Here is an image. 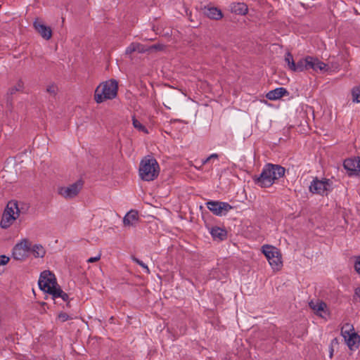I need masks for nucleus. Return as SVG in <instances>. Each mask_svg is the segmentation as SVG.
<instances>
[{
	"label": "nucleus",
	"mask_w": 360,
	"mask_h": 360,
	"mask_svg": "<svg viewBox=\"0 0 360 360\" xmlns=\"http://www.w3.org/2000/svg\"><path fill=\"white\" fill-rule=\"evenodd\" d=\"M344 168L349 172V176L356 175L360 176V159L348 158L344 161Z\"/></svg>",
	"instance_id": "nucleus-10"
},
{
	"label": "nucleus",
	"mask_w": 360,
	"mask_h": 360,
	"mask_svg": "<svg viewBox=\"0 0 360 360\" xmlns=\"http://www.w3.org/2000/svg\"><path fill=\"white\" fill-rule=\"evenodd\" d=\"M309 306L316 315L322 318L326 317L328 314L327 305L321 300H311Z\"/></svg>",
	"instance_id": "nucleus-11"
},
{
	"label": "nucleus",
	"mask_w": 360,
	"mask_h": 360,
	"mask_svg": "<svg viewBox=\"0 0 360 360\" xmlns=\"http://www.w3.org/2000/svg\"><path fill=\"white\" fill-rule=\"evenodd\" d=\"M83 186L82 181H77L68 186H60L58 188V193L65 199H71L76 197Z\"/></svg>",
	"instance_id": "nucleus-8"
},
{
	"label": "nucleus",
	"mask_w": 360,
	"mask_h": 360,
	"mask_svg": "<svg viewBox=\"0 0 360 360\" xmlns=\"http://www.w3.org/2000/svg\"><path fill=\"white\" fill-rule=\"evenodd\" d=\"M31 248V243L23 239L13 248V257L16 260H24L28 257Z\"/></svg>",
	"instance_id": "nucleus-7"
},
{
	"label": "nucleus",
	"mask_w": 360,
	"mask_h": 360,
	"mask_svg": "<svg viewBox=\"0 0 360 360\" xmlns=\"http://www.w3.org/2000/svg\"><path fill=\"white\" fill-rule=\"evenodd\" d=\"M30 252H31L35 258H42L46 254V250L41 245L34 244L33 245H31Z\"/></svg>",
	"instance_id": "nucleus-20"
},
{
	"label": "nucleus",
	"mask_w": 360,
	"mask_h": 360,
	"mask_svg": "<svg viewBox=\"0 0 360 360\" xmlns=\"http://www.w3.org/2000/svg\"><path fill=\"white\" fill-rule=\"evenodd\" d=\"M345 342L351 350L358 348L360 342V337L356 333H352L351 334L343 337Z\"/></svg>",
	"instance_id": "nucleus-14"
},
{
	"label": "nucleus",
	"mask_w": 360,
	"mask_h": 360,
	"mask_svg": "<svg viewBox=\"0 0 360 360\" xmlns=\"http://www.w3.org/2000/svg\"><path fill=\"white\" fill-rule=\"evenodd\" d=\"M285 169L279 165L266 164L259 176L253 177L254 182L262 188H269L285 175Z\"/></svg>",
	"instance_id": "nucleus-1"
},
{
	"label": "nucleus",
	"mask_w": 360,
	"mask_h": 360,
	"mask_svg": "<svg viewBox=\"0 0 360 360\" xmlns=\"http://www.w3.org/2000/svg\"><path fill=\"white\" fill-rule=\"evenodd\" d=\"M132 260L137 264L141 266L145 270V272L146 274H150V269H148V266L146 264H144L142 261L134 257H132Z\"/></svg>",
	"instance_id": "nucleus-31"
},
{
	"label": "nucleus",
	"mask_w": 360,
	"mask_h": 360,
	"mask_svg": "<svg viewBox=\"0 0 360 360\" xmlns=\"http://www.w3.org/2000/svg\"><path fill=\"white\" fill-rule=\"evenodd\" d=\"M4 212H8V213L13 217H15L16 219L20 213L18 202L15 200L8 202Z\"/></svg>",
	"instance_id": "nucleus-19"
},
{
	"label": "nucleus",
	"mask_w": 360,
	"mask_h": 360,
	"mask_svg": "<svg viewBox=\"0 0 360 360\" xmlns=\"http://www.w3.org/2000/svg\"><path fill=\"white\" fill-rule=\"evenodd\" d=\"M352 98L354 101L360 102V87H355L352 91Z\"/></svg>",
	"instance_id": "nucleus-30"
},
{
	"label": "nucleus",
	"mask_w": 360,
	"mask_h": 360,
	"mask_svg": "<svg viewBox=\"0 0 360 360\" xmlns=\"http://www.w3.org/2000/svg\"><path fill=\"white\" fill-rule=\"evenodd\" d=\"M210 158L211 159H217L218 155L217 153H212L210 155Z\"/></svg>",
	"instance_id": "nucleus-40"
},
{
	"label": "nucleus",
	"mask_w": 360,
	"mask_h": 360,
	"mask_svg": "<svg viewBox=\"0 0 360 360\" xmlns=\"http://www.w3.org/2000/svg\"><path fill=\"white\" fill-rule=\"evenodd\" d=\"M135 42L130 44L125 50L126 55H131L134 52H136Z\"/></svg>",
	"instance_id": "nucleus-34"
},
{
	"label": "nucleus",
	"mask_w": 360,
	"mask_h": 360,
	"mask_svg": "<svg viewBox=\"0 0 360 360\" xmlns=\"http://www.w3.org/2000/svg\"><path fill=\"white\" fill-rule=\"evenodd\" d=\"M231 11L237 15H245L248 11V8L245 3L234 2L231 4Z\"/></svg>",
	"instance_id": "nucleus-18"
},
{
	"label": "nucleus",
	"mask_w": 360,
	"mask_h": 360,
	"mask_svg": "<svg viewBox=\"0 0 360 360\" xmlns=\"http://www.w3.org/2000/svg\"><path fill=\"white\" fill-rule=\"evenodd\" d=\"M355 271L360 275V259H357L354 264Z\"/></svg>",
	"instance_id": "nucleus-38"
},
{
	"label": "nucleus",
	"mask_w": 360,
	"mask_h": 360,
	"mask_svg": "<svg viewBox=\"0 0 360 360\" xmlns=\"http://www.w3.org/2000/svg\"><path fill=\"white\" fill-rule=\"evenodd\" d=\"M212 159L210 158V156H209L208 158H207L206 159L202 160V164L203 165L207 164Z\"/></svg>",
	"instance_id": "nucleus-41"
},
{
	"label": "nucleus",
	"mask_w": 360,
	"mask_h": 360,
	"mask_svg": "<svg viewBox=\"0 0 360 360\" xmlns=\"http://www.w3.org/2000/svg\"><path fill=\"white\" fill-rule=\"evenodd\" d=\"M309 191L316 195L327 196L333 191V182L328 179L314 178L309 185Z\"/></svg>",
	"instance_id": "nucleus-4"
},
{
	"label": "nucleus",
	"mask_w": 360,
	"mask_h": 360,
	"mask_svg": "<svg viewBox=\"0 0 360 360\" xmlns=\"http://www.w3.org/2000/svg\"><path fill=\"white\" fill-rule=\"evenodd\" d=\"M118 82L115 79L101 82L95 89L94 100L101 103L108 100H112L117 96Z\"/></svg>",
	"instance_id": "nucleus-2"
},
{
	"label": "nucleus",
	"mask_w": 360,
	"mask_h": 360,
	"mask_svg": "<svg viewBox=\"0 0 360 360\" xmlns=\"http://www.w3.org/2000/svg\"><path fill=\"white\" fill-rule=\"evenodd\" d=\"M159 172V165L154 158L147 156L141 161L139 172L142 180L153 181L158 177Z\"/></svg>",
	"instance_id": "nucleus-3"
},
{
	"label": "nucleus",
	"mask_w": 360,
	"mask_h": 360,
	"mask_svg": "<svg viewBox=\"0 0 360 360\" xmlns=\"http://www.w3.org/2000/svg\"><path fill=\"white\" fill-rule=\"evenodd\" d=\"M210 233L214 240H224L226 238L227 232L224 229L214 226L210 229Z\"/></svg>",
	"instance_id": "nucleus-17"
},
{
	"label": "nucleus",
	"mask_w": 360,
	"mask_h": 360,
	"mask_svg": "<svg viewBox=\"0 0 360 360\" xmlns=\"http://www.w3.org/2000/svg\"><path fill=\"white\" fill-rule=\"evenodd\" d=\"M288 94L289 93L285 88L278 87L269 91L266 94V97L269 100H277L282 98L283 96H288Z\"/></svg>",
	"instance_id": "nucleus-16"
},
{
	"label": "nucleus",
	"mask_w": 360,
	"mask_h": 360,
	"mask_svg": "<svg viewBox=\"0 0 360 360\" xmlns=\"http://www.w3.org/2000/svg\"><path fill=\"white\" fill-rule=\"evenodd\" d=\"M139 213L136 210H131L123 218V224L125 226H134L139 221Z\"/></svg>",
	"instance_id": "nucleus-13"
},
{
	"label": "nucleus",
	"mask_w": 360,
	"mask_h": 360,
	"mask_svg": "<svg viewBox=\"0 0 360 360\" xmlns=\"http://www.w3.org/2000/svg\"><path fill=\"white\" fill-rule=\"evenodd\" d=\"M101 254L99 253L96 257H92L89 258L87 259V262L88 263H93V262H98L101 259Z\"/></svg>",
	"instance_id": "nucleus-36"
},
{
	"label": "nucleus",
	"mask_w": 360,
	"mask_h": 360,
	"mask_svg": "<svg viewBox=\"0 0 360 360\" xmlns=\"http://www.w3.org/2000/svg\"><path fill=\"white\" fill-rule=\"evenodd\" d=\"M309 69H313L315 71L318 70L323 71L327 70V65L323 62L319 60L317 58L312 57L310 61Z\"/></svg>",
	"instance_id": "nucleus-22"
},
{
	"label": "nucleus",
	"mask_w": 360,
	"mask_h": 360,
	"mask_svg": "<svg viewBox=\"0 0 360 360\" xmlns=\"http://www.w3.org/2000/svg\"><path fill=\"white\" fill-rule=\"evenodd\" d=\"M132 121L133 125L136 129H137L139 131H143L145 134H148V130L146 127L142 124L140 121L135 117V116L133 117Z\"/></svg>",
	"instance_id": "nucleus-28"
},
{
	"label": "nucleus",
	"mask_w": 360,
	"mask_h": 360,
	"mask_svg": "<svg viewBox=\"0 0 360 360\" xmlns=\"http://www.w3.org/2000/svg\"><path fill=\"white\" fill-rule=\"evenodd\" d=\"M50 295H51L53 298L60 297L63 301L65 302L68 301L69 300L68 295L63 292L58 286L56 288Z\"/></svg>",
	"instance_id": "nucleus-25"
},
{
	"label": "nucleus",
	"mask_w": 360,
	"mask_h": 360,
	"mask_svg": "<svg viewBox=\"0 0 360 360\" xmlns=\"http://www.w3.org/2000/svg\"><path fill=\"white\" fill-rule=\"evenodd\" d=\"M33 26L35 30L40 34V36L46 39L49 40L52 37V30L50 27L45 25L39 19H36L33 23Z\"/></svg>",
	"instance_id": "nucleus-12"
},
{
	"label": "nucleus",
	"mask_w": 360,
	"mask_h": 360,
	"mask_svg": "<svg viewBox=\"0 0 360 360\" xmlns=\"http://www.w3.org/2000/svg\"><path fill=\"white\" fill-rule=\"evenodd\" d=\"M205 15L210 19L220 20L223 17L222 12L216 7L208 8L205 11Z\"/></svg>",
	"instance_id": "nucleus-21"
},
{
	"label": "nucleus",
	"mask_w": 360,
	"mask_h": 360,
	"mask_svg": "<svg viewBox=\"0 0 360 360\" xmlns=\"http://www.w3.org/2000/svg\"><path fill=\"white\" fill-rule=\"evenodd\" d=\"M333 347H331L330 348L329 357H330V359H332V358H333Z\"/></svg>",
	"instance_id": "nucleus-42"
},
{
	"label": "nucleus",
	"mask_w": 360,
	"mask_h": 360,
	"mask_svg": "<svg viewBox=\"0 0 360 360\" xmlns=\"http://www.w3.org/2000/svg\"><path fill=\"white\" fill-rule=\"evenodd\" d=\"M58 319L62 321V322H65L66 321H68V320H71L72 319V317L69 316L67 313L65 312H60L58 315Z\"/></svg>",
	"instance_id": "nucleus-33"
},
{
	"label": "nucleus",
	"mask_w": 360,
	"mask_h": 360,
	"mask_svg": "<svg viewBox=\"0 0 360 360\" xmlns=\"http://www.w3.org/2000/svg\"><path fill=\"white\" fill-rule=\"evenodd\" d=\"M285 61L288 64V68L290 70H292V68H295V61L293 60L292 55L290 53H287L285 56Z\"/></svg>",
	"instance_id": "nucleus-29"
},
{
	"label": "nucleus",
	"mask_w": 360,
	"mask_h": 360,
	"mask_svg": "<svg viewBox=\"0 0 360 360\" xmlns=\"http://www.w3.org/2000/svg\"><path fill=\"white\" fill-rule=\"evenodd\" d=\"M46 91L50 96L55 98L58 92V88L55 84H51L46 86Z\"/></svg>",
	"instance_id": "nucleus-27"
},
{
	"label": "nucleus",
	"mask_w": 360,
	"mask_h": 360,
	"mask_svg": "<svg viewBox=\"0 0 360 360\" xmlns=\"http://www.w3.org/2000/svg\"><path fill=\"white\" fill-rule=\"evenodd\" d=\"M312 60V56H307L304 58L300 59L295 63V68H292L293 72H302L305 70L309 69L310 61Z\"/></svg>",
	"instance_id": "nucleus-15"
},
{
	"label": "nucleus",
	"mask_w": 360,
	"mask_h": 360,
	"mask_svg": "<svg viewBox=\"0 0 360 360\" xmlns=\"http://www.w3.org/2000/svg\"><path fill=\"white\" fill-rule=\"evenodd\" d=\"M15 220V217L11 215L8 212H4L0 225L3 229H7Z\"/></svg>",
	"instance_id": "nucleus-23"
},
{
	"label": "nucleus",
	"mask_w": 360,
	"mask_h": 360,
	"mask_svg": "<svg viewBox=\"0 0 360 360\" xmlns=\"http://www.w3.org/2000/svg\"><path fill=\"white\" fill-rule=\"evenodd\" d=\"M262 252L272 269L278 270L282 266L281 256L278 249L270 245L262 248Z\"/></svg>",
	"instance_id": "nucleus-6"
},
{
	"label": "nucleus",
	"mask_w": 360,
	"mask_h": 360,
	"mask_svg": "<svg viewBox=\"0 0 360 360\" xmlns=\"http://www.w3.org/2000/svg\"><path fill=\"white\" fill-rule=\"evenodd\" d=\"M352 333H355L352 325L349 323L345 324L341 328V334L342 337H345Z\"/></svg>",
	"instance_id": "nucleus-26"
},
{
	"label": "nucleus",
	"mask_w": 360,
	"mask_h": 360,
	"mask_svg": "<svg viewBox=\"0 0 360 360\" xmlns=\"http://www.w3.org/2000/svg\"><path fill=\"white\" fill-rule=\"evenodd\" d=\"M38 285L41 290L49 294H51L53 290L58 287L54 274L48 270L41 273Z\"/></svg>",
	"instance_id": "nucleus-5"
},
{
	"label": "nucleus",
	"mask_w": 360,
	"mask_h": 360,
	"mask_svg": "<svg viewBox=\"0 0 360 360\" xmlns=\"http://www.w3.org/2000/svg\"><path fill=\"white\" fill-rule=\"evenodd\" d=\"M206 205L210 212L220 217L226 215L230 210L233 209V207L226 202L210 200Z\"/></svg>",
	"instance_id": "nucleus-9"
},
{
	"label": "nucleus",
	"mask_w": 360,
	"mask_h": 360,
	"mask_svg": "<svg viewBox=\"0 0 360 360\" xmlns=\"http://www.w3.org/2000/svg\"><path fill=\"white\" fill-rule=\"evenodd\" d=\"M354 298H359V301L360 302V287L355 289Z\"/></svg>",
	"instance_id": "nucleus-39"
},
{
	"label": "nucleus",
	"mask_w": 360,
	"mask_h": 360,
	"mask_svg": "<svg viewBox=\"0 0 360 360\" xmlns=\"http://www.w3.org/2000/svg\"><path fill=\"white\" fill-rule=\"evenodd\" d=\"M23 89L24 83L21 79H19L13 86H11L8 89L7 91V95L8 96H12L16 92L22 91Z\"/></svg>",
	"instance_id": "nucleus-24"
},
{
	"label": "nucleus",
	"mask_w": 360,
	"mask_h": 360,
	"mask_svg": "<svg viewBox=\"0 0 360 360\" xmlns=\"http://www.w3.org/2000/svg\"><path fill=\"white\" fill-rule=\"evenodd\" d=\"M10 258L6 255L0 256V266H4L8 263Z\"/></svg>",
	"instance_id": "nucleus-35"
},
{
	"label": "nucleus",
	"mask_w": 360,
	"mask_h": 360,
	"mask_svg": "<svg viewBox=\"0 0 360 360\" xmlns=\"http://www.w3.org/2000/svg\"><path fill=\"white\" fill-rule=\"evenodd\" d=\"M162 47H163V46L161 44H154V45H152L147 48L149 49V51H150V50H153V49L161 50L162 49Z\"/></svg>",
	"instance_id": "nucleus-37"
},
{
	"label": "nucleus",
	"mask_w": 360,
	"mask_h": 360,
	"mask_svg": "<svg viewBox=\"0 0 360 360\" xmlns=\"http://www.w3.org/2000/svg\"><path fill=\"white\" fill-rule=\"evenodd\" d=\"M312 115H313V118L314 119V117H315V113H313V114H312Z\"/></svg>",
	"instance_id": "nucleus-43"
},
{
	"label": "nucleus",
	"mask_w": 360,
	"mask_h": 360,
	"mask_svg": "<svg viewBox=\"0 0 360 360\" xmlns=\"http://www.w3.org/2000/svg\"><path fill=\"white\" fill-rule=\"evenodd\" d=\"M135 46L136 49V52L138 53H143L149 51V49H148L146 46H144L142 44L135 42Z\"/></svg>",
	"instance_id": "nucleus-32"
}]
</instances>
